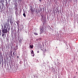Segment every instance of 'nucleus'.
<instances>
[{
	"label": "nucleus",
	"mask_w": 78,
	"mask_h": 78,
	"mask_svg": "<svg viewBox=\"0 0 78 78\" xmlns=\"http://www.w3.org/2000/svg\"><path fill=\"white\" fill-rule=\"evenodd\" d=\"M13 55H14V52H13Z\"/></svg>",
	"instance_id": "dca6fc26"
},
{
	"label": "nucleus",
	"mask_w": 78,
	"mask_h": 78,
	"mask_svg": "<svg viewBox=\"0 0 78 78\" xmlns=\"http://www.w3.org/2000/svg\"><path fill=\"white\" fill-rule=\"evenodd\" d=\"M8 22H9V21H8Z\"/></svg>",
	"instance_id": "6ab92c4d"
},
{
	"label": "nucleus",
	"mask_w": 78,
	"mask_h": 78,
	"mask_svg": "<svg viewBox=\"0 0 78 78\" xmlns=\"http://www.w3.org/2000/svg\"><path fill=\"white\" fill-rule=\"evenodd\" d=\"M17 58H19V56H17Z\"/></svg>",
	"instance_id": "a211bd4d"
},
{
	"label": "nucleus",
	"mask_w": 78,
	"mask_h": 78,
	"mask_svg": "<svg viewBox=\"0 0 78 78\" xmlns=\"http://www.w3.org/2000/svg\"><path fill=\"white\" fill-rule=\"evenodd\" d=\"M30 48H33V45H30Z\"/></svg>",
	"instance_id": "0eeeda50"
},
{
	"label": "nucleus",
	"mask_w": 78,
	"mask_h": 78,
	"mask_svg": "<svg viewBox=\"0 0 78 78\" xmlns=\"http://www.w3.org/2000/svg\"><path fill=\"white\" fill-rule=\"evenodd\" d=\"M31 54L32 56H34V51L33 50H32V52H31Z\"/></svg>",
	"instance_id": "f03ea898"
},
{
	"label": "nucleus",
	"mask_w": 78,
	"mask_h": 78,
	"mask_svg": "<svg viewBox=\"0 0 78 78\" xmlns=\"http://www.w3.org/2000/svg\"><path fill=\"white\" fill-rule=\"evenodd\" d=\"M30 10L31 11V12H33V9H30Z\"/></svg>",
	"instance_id": "9b49d317"
},
{
	"label": "nucleus",
	"mask_w": 78,
	"mask_h": 78,
	"mask_svg": "<svg viewBox=\"0 0 78 78\" xmlns=\"http://www.w3.org/2000/svg\"><path fill=\"white\" fill-rule=\"evenodd\" d=\"M73 78H75V77H73Z\"/></svg>",
	"instance_id": "aec40b11"
},
{
	"label": "nucleus",
	"mask_w": 78,
	"mask_h": 78,
	"mask_svg": "<svg viewBox=\"0 0 78 78\" xmlns=\"http://www.w3.org/2000/svg\"><path fill=\"white\" fill-rule=\"evenodd\" d=\"M34 34H35V35L36 36L38 35V34L36 33H34Z\"/></svg>",
	"instance_id": "423d86ee"
},
{
	"label": "nucleus",
	"mask_w": 78,
	"mask_h": 78,
	"mask_svg": "<svg viewBox=\"0 0 78 78\" xmlns=\"http://www.w3.org/2000/svg\"><path fill=\"white\" fill-rule=\"evenodd\" d=\"M37 53H39V51H37Z\"/></svg>",
	"instance_id": "ddd939ff"
},
{
	"label": "nucleus",
	"mask_w": 78,
	"mask_h": 78,
	"mask_svg": "<svg viewBox=\"0 0 78 78\" xmlns=\"http://www.w3.org/2000/svg\"><path fill=\"white\" fill-rule=\"evenodd\" d=\"M16 23L17 24V26L18 27V28L19 27V22L18 21V22H16Z\"/></svg>",
	"instance_id": "20e7f679"
},
{
	"label": "nucleus",
	"mask_w": 78,
	"mask_h": 78,
	"mask_svg": "<svg viewBox=\"0 0 78 78\" xmlns=\"http://www.w3.org/2000/svg\"><path fill=\"white\" fill-rule=\"evenodd\" d=\"M2 54H0V58H2Z\"/></svg>",
	"instance_id": "9d476101"
},
{
	"label": "nucleus",
	"mask_w": 78,
	"mask_h": 78,
	"mask_svg": "<svg viewBox=\"0 0 78 78\" xmlns=\"http://www.w3.org/2000/svg\"><path fill=\"white\" fill-rule=\"evenodd\" d=\"M10 22L11 24H12V20H11Z\"/></svg>",
	"instance_id": "f8f14e48"
},
{
	"label": "nucleus",
	"mask_w": 78,
	"mask_h": 78,
	"mask_svg": "<svg viewBox=\"0 0 78 78\" xmlns=\"http://www.w3.org/2000/svg\"><path fill=\"white\" fill-rule=\"evenodd\" d=\"M4 35L5 36H6V34H4V33L2 34V37H3V38H4Z\"/></svg>",
	"instance_id": "7ed1b4c3"
},
{
	"label": "nucleus",
	"mask_w": 78,
	"mask_h": 78,
	"mask_svg": "<svg viewBox=\"0 0 78 78\" xmlns=\"http://www.w3.org/2000/svg\"><path fill=\"white\" fill-rule=\"evenodd\" d=\"M44 31V29H41V33H43Z\"/></svg>",
	"instance_id": "39448f33"
},
{
	"label": "nucleus",
	"mask_w": 78,
	"mask_h": 78,
	"mask_svg": "<svg viewBox=\"0 0 78 78\" xmlns=\"http://www.w3.org/2000/svg\"><path fill=\"white\" fill-rule=\"evenodd\" d=\"M41 39H42V38H39V40H41Z\"/></svg>",
	"instance_id": "2eb2a0df"
},
{
	"label": "nucleus",
	"mask_w": 78,
	"mask_h": 78,
	"mask_svg": "<svg viewBox=\"0 0 78 78\" xmlns=\"http://www.w3.org/2000/svg\"><path fill=\"white\" fill-rule=\"evenodd\" d=\"M39 1L40 2H42V0H39Z\"/></svg>",
	"instance_id": "4468645a"
},
{
	"label": "nucleus",
	"mask_w": 78,
	"mask_h": 78,
	"mask_svg": "<svg viewBox=\"0 0 78 78\" xmlns=\"http://www.w3.org/2000/svg\"><path fill=\"white\" fill-rule=\"evenodd\" d=\"M6 25H7V26H8V24H7V22H6L5 23V27H6Z\"/></svg>",
	"instance_id": "1a4fd4ad"
},
{
	"label": "nucleus",
	"mask_w": 78,
	"mask_h": 78,
	"mask_svg": "<svg viewBox=\"0 0 78 78\" xmlns=\"http://www.w3.org/2000/svg\"><path fill=\"white\" fill-rule=\"evenodd\" d=\"M23 16H24V17H26V15H25V13H23Z\"/></svg>",
	"instance_id": "6e6552de"
},
{
	"label": "nucleus",
	"mask_w": 78,
	"mask_h": 78,
	"mask_svg": "<svg viewBox=\"0 0 78 78\" xmlns=\"http://www.w3.org/2000/svg\"><path fill=\"white\" fill-rule=\"evenodd\" d=\"M2 32L3 33H8V30L7 29V28L6 27L4 26V27L2 30Z\"/></svg>",
	"instance_id": "f257e3e1"
},
{
	"label": "nucleus",
	"mask_w": 78,
	"mask_h": 78,
	"mask_svg": "<svg viewBox=\"0 0 78 78\" xmlns=\"http://www.w3.org/2000/svg\"><path fill=\"white\" fill-rule=\"evenodd\" d=\"M42 16V18H43V16Z\"/></svg>",
	"instance_id": "f3484780"
}]
</instances>
